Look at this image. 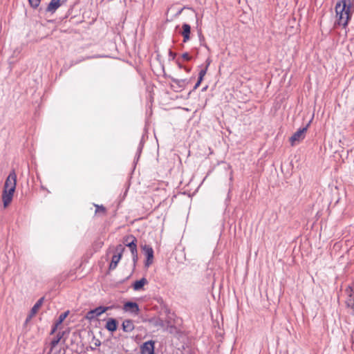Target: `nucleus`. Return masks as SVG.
Instances as JSON below:
<instances>
[{"label": "nucleus", "instance_id": "1", "mask_svg": "<svg viewBox=\"0 0 354 354\" xmlns=\"http://www.w3.org/2000/svg\"><path fill=\"white\" fill-rule=\"evenodd\" d=\"M352 3L351 0H340L336 3L335 12L337 24L345 27L351 16Z\"/></svg>", "mask_w": 354, "mask_h": 354}, {"label": "nucleus", "instance_id": "2", "mask_svg": "<svg viewBox=\"0 0 354 354\" xmlns=\"http://www.w3.org/2000/svg\"><path fill=\"white\" fill-rule=\"evenodd\" d=\"M16 185L17 174L15 170H12L10 171L6 180L2 194V201L5 207H6L12 201L13 194L16 189Z\"/></svg>", "mask_w": 354, "mask_h": 354}, {"label": "nucleus", "instance_id": "3", "mask_svg": "<svg viewBox=\"0 0 354 354\" xmlns=\"http://www.w3.org/2000/svg\"><path fill=\"white\" fill-rule=\"evenodd\" d=\"M310 122H309L306 126L299 128L290 138V142L292 145H295V142L303 140L305 138L306 132L307 131Z\"/></svg>", "mask_w": 354, "mask_h": 354}, {"label": "nucleus", "instance_id": "4", "mask_svg": "<svg viewBox=\"0 0 354 354\" xmlns=\"http://www.w3.org/2000/svg\"><path fill=\"white\" fill-rule=\"evenodd\" d=\"M117 253L113 254L111 259V261L109 264V270H113L116 268L118 263L121 259L122 252L124 250V248L122 245H118L116 247Z\"/></svg>", "mask_w": 354, "mask_h": 354}, {"label": "nucleus", "instance_id": "5", "mask_svg": "<svg viewBox=\"0 0 354 354\" xmlns=\"http://www.w3.org/2000/svg\"><path fill=\"white\" fill-rule=\"evenodd\" d=\"M128 239H131V241L126 244V245L130 249L133 261L134 262V264L136 263L138 260V250H137V239L133 235L128 236Z\"/></svg>", "mask_w": 354, "mask_h": 354}, {"label": "nucleus", "instance_id": "6", "mask_svg": "<svg viewBox=\"0 0 354 354\" xmlns=\"http://www.w3.org/2000/svg\"><path fill=\"white\" fill-rule=\"evenodd\" d=\"M142 249L145 252L147 258L145 266L148 268L153 263V250L149 245H145L142 246Z\"/></svg>", "mask_w": 354, "mask_h": 354}, {"label": "nucleus", "instance_id": "7", "mask_svg": "<svg viewBox=\"0 0 354 354\" xmlns=\"http://www.w3.org/2000/svg\"><path fill=\"white\" fill-rule=\"evenodd\" d=\"M109 309V307L99 306L95 309L91 310L86 313V318L87 319H93L101 315Z\"/></svg>", "mask_w": 354, "mask_h": 354}, {"label": "nucleus", "instance_id": "8", "mask_svg": "<svg viewBox=\"0 0 354 354\" xmlns=\"http://www.w3.org/2000/svg\"><path fill=\"white\" fill-rule=\"evenodd\" d=\"M155 342L149 340L145 342L140 347L141 354H155Z\"/></svg>", "mask_w": 354, "mask_h": 354}, {"label": "nucleus", "instance_id": "9", "mask_svg": "<svg viewBox=\"0 0 354 354\" xmlns=\"http://www.w3.org/2000/svg\"><path fill=\"white\" fill-rule=\"evenodd\" d=\"M62 3L61 0H51L46 8V12L53 14Z\"/></svg>", "mask_w": 354, "mask_h": 354}, {"label": "nucleus", "instance_id": "10", "mask_svg": "<svg viewBox=\"0 0 354 354\" xmlns=\"http://www.w3.org/2000/svg\"><path fill=\"white\" fill-rule=\"evenodd\" d=\"M44 301V297H41L39 300H37V301L35 304V305L31 308L30 314L28 316L26 321H28L29 319H30L32 317H34L36 315V313H37L39 309L42 306Z\"/></svg>", "mask_w": 354, "mask_h": 354}, {"label": "nucleus", "instance_id": "11", "mask_svg": "<svg viewBox=\"0 0 354 354\" xmlns=\"http://www.w3.org/2000/svg\"><path fill=\"white\" fill-rule=\"evenodd\" d=\"M123 309L125 311H129L135 314H138L140 310L138 304L132 301H128L125 303Z\"/></svg>", "mask_w": 354, "mask_h": 354}, {"label": "nucleus", "instance_id": "12", "mask_svg": "<svg viewBox=\"0 0 354 354\" xmlns=\"http://www.w3.org/2000/svg\"><path fill=\"white\" fill-rule=\"evenodd\" d=\"M181 35L183 37V42L186 43L190 39L191 26L187 24H183Z\"/></svg>", "mask_w": 354, "mask_h": 354}, {"label": "nucleus", "instance_id": "13", "mask_svg": "<svg viewBox=\"0 0 354 354\" xmlns=\"http://www.w3.org/2000/svg\"><path fill=\"white\" fill-rule=\"evenodd\" d=\"M122 330L124 332L130 333L133 330L135 326L133 322L131 319H125L122 324Z\"/></svg>", "mask_w": 354, "mask_h": 354}, {"label": "nucleus", "instance_id": "14", "mask_svg": "<svg viewBox=\"0 0 354 354\" xmlns=\"http://www.w3.org/2000/svg\"><path fill=\"white\" fill-rule=\"evenodd\" d=\"M117 326H118V323H117L116 320L113 318H111L107 321L105 328L109 331L114 332L117 330Z\"/></svg>", "mask_w": 354, "mask_h": 354}, {"label": "nucleus", "instance_id": "15", "mask_svg": "<svg viewBox=\"0 0 354 354\" xmlns=\"http://www.w3.org/2000/svg\"><path fill=\"white\" fill-rule=\"evenodd\" d=\"M147 283V280L143 277L138 281H136L133 284V288L135 290H139L142 288V287Z\"/></svg>", "mask_w": 354, "mask_h": 354}, {"label": "nucleus", "instance_id": "16", "mask_svg": "<svg viewBox=\"0 0 354 354\" xmlns=\"http://www.w3.org/2000/svg\"><path fill=\"white\" fill-rule=\"evenodd\" d=\"M172 82L176 84L181 88H184L185 84H187L186 80H178L173 78Z\"/></svg>", "mask_w": 354, "mask_h": 354}, {"label": "nucleus", "instance_id": "17", "mask_svg": "<svg viewBox=\"0 0 354 354\" xmlns=\"http://www.w3.org/2000/svg\"><path fill=\"white\" fill-rule=\"evenodd\" d=\"M62 338V336L57 335L55 338H54L50 342V351H52L59 343Z\"/></svg>", "mask_w": 354, "mask_h": 354}, {"label": "nucleus", "instance_id": "18", "mask_svg": "<svg viewBox=\"0 0 354 354\" xmlns=\"http://www.w3.org/2000/svg\"><path fill=\"white\" fill-rule=\"evenodd\" d=\"M68 315V311L62 313L58 318L56 326L62 324Z\"/></svg>", "mask_w": 354, "mask_h": 354}, {"label": "nucleus", "instance_id": "19", "mask_svg": "<svg viewBox=\"0 0 354 354\" xmlns=\"http://www.w3.org/2000/svg\"><path fill=\"white\" fill-rule=\"evenodd\" d=\"M346 292L348 297H350L348 300L349 302H352L354 299V290L352 289V288L348 287V288H346Z\"/></svg>", "mask_w": 354, "mask_h": 354}, {"label": "nucleus", "instance_id": "20", "mask_svg": "<svg viewBox=\"0 0 354 354\" xmlns=\"http://www.w3.org/2000/svg\"><path fill=\"white\" fill-rule=\"evenodd\" d=\"M28 2L31 7L37 8L39 6L41 0H28Z\"/></svg>", "mask_w": 354, "mask_h": 354}, {"label": "nucleus", "instance_id": "21", "mask_svg": "<svg viewBox=\"0 0 354 354\" xmlns=\"http://www.w3.org/2000/svg\"><path fill=\"white\" fill-rule=\"evenodd\" d=\"M207 71V67H205L204 68H203L200 71L199 74H198V79H200V80H203V77L205 75Z\"/></svg>", "mask_w": 354, "mask_h": 354}, {"label": "nucleus", "instance_id": "22", "mask_svg": "<svg viewBox=\"0 0 354 354\" xmlns=\"http://www.w3.org/2000/svg\"><path fill=\"white\" fill-rule=\"evenodd\" d=\"M198 37H199V39L201 41V45L204 46L207 49L209 50L208 46L205 44L203 43L205 41V38H204L203 35L201 34V32L199 33Z\"/></svg>", "mask_w": 354, "mask_h": 354}, {"label": "nucleus", "instance_id": "23", "mask_svg": "<svg viewBox=\"0 0 354 354\" xmlns=\"http://www.w3.org/2000/svg\"><path fill=\"white\" fill-rule=\"evenodd\" d=\"M192 58V56H190L188 53H184L182 54V59L185 61H190Z\"/></svg>", "mask_w": 354, "mask_h": 354}, {"label": "nucleus", "instance_id": "24", "mask_svg": "<svg viewBox=\"0 0 354 354\" xmlns=\"http://www.w3.org/2000/svg\"><path fill=\"white\" fill-rule=\"evenodd\" d=\"M95 207H96L95 212H102L104 213L106 212L105 207L102 205H95Z\"/></svg>", "mask_w": 354, "mask_h": 354}, {"label": "nucleus", "instance_id": "25", "mask_svg": "<svg viewBox=\"0 0 354 354\" xmlns=\"http://www.w3.org/2000/svg\"><path fill=\"white\" fill-rule=\"evenodd\" d=\"M155 325L156 326H164V323H163V321L162 319H158L156 323H155Z\"/></svg>", "mask_w": 354, "mask_h": 354}, {"label": "nucleus", "instance_id": "26", "mask_svg": "<svg viewBox=\"0 0 354 354\" xmlns=\"http://www.w3.org/2000/svg\"><path fill=\"white\" fill-rule=\"evenodd\" d=\"M202 81L203 80H200V79L198 78V81L196 83L195 86H194V90L196 89L199 86Z\"/></svg>", "mask_w": 354, "mask_h": 354}, {"label": "nucleus", "instance_id": "27", "mask_svg": "<svg viewBox=\"0 0 354 354\" xmlns=\"http://www.w3.org/2000/svg\"><path fill=\"white\" fill-rule=\"evenodd\" d=\"M142 149V144H141V142H140V145H139V147H138V152H137L138 158L139 157L140 153H141Z\"/></svg>", "mask_w": 354, "mask_h": 354}, {"label": "nucleus", "instance_id": "28", "mask_svg": "<svg viewBox=\"0 0 354 354\" xmlns=\"http://www.w3.org/2000/svg\"><path fill=\"white\" fill-rule=\"evenodd\" d=\"M210 63H211V60L209 59H207L206 60V66L205 67H207V68H208L209 66L210 65Z\"/></svg>", "mask_w": 354, "mask_h": 354}, {"label": "nucleus", "instance_id": "29", "mask_svg": "<svg viewBox=\"0 0 354 354\" xmlns=\"http://www.w3.org/2000/svg\"><path fill=\"white\" fill-rule=\"evenodd\" d=\"M131 241V239H128V236L124 238V242L126 244Z\"/></svg>", "mask_w": 354, "mask_h": 354}, {"label": "nucleus", "instance_id": "30", "mask_svg": "<svg viewBox=\"0 0 354 354\" xmlns=\"http://www.w3.org/2000/svg\"><path fill=\"white\" fill-rule=\"evenodd\" d=\"M184 69H185L187 73H189V72L190 71V70H191L189 68H187V67H185V66L184 67Z\"/></svg>", "mask_w": 354, "mask_h": 354}, {"label": "nucleus", "instance_id": "31", "mask_svg": "<svg viewBox=\"0 0 354 354\" xmlns=\"http://www.w3.org/2000/svg\"><path fill=\"white\" fill-rule=\"evenodd\" d=\"M178 66L180 68H184L185 66H183L179 62H178Z\"/></svg>", "mask_w": 354, "mask_h": 354}, {"label": "nucleus", "instance_id": "32", "mask_svg": "<svg viewBox=\"0 0 354 354\" xmlns=\"http://www.w3.org/2000/svg\"><path fill=\"white\" fill-rule=\"evenodd\" d=\"M170 55L173 57V58L174 57V54H173V53L171 51H170L169 53Z\"/></svg>", "mask_w": 354, "mask_h": 354}, {"label": "nucleus", "instance_id": "33", "mask_svg": "<svg viewBox=\"0 0 354 354\" xmlns=\"http://www.w3.org/2000/svg\"><path fill=\"white\" fill-rule=\"evenodd\" d=\"M66 1V0H63V1H62V3H64V2H65Z\"/></svg>", "mask_w": 354, "mask_h": 354}]
</instances>
